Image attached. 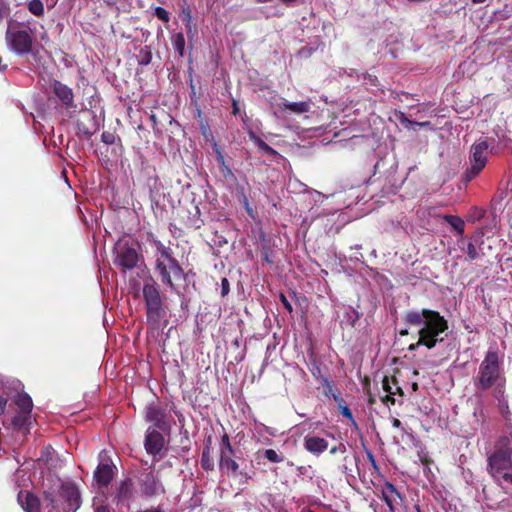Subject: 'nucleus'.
Returning a JSON list of instances; mask_svg holds the SVG:
<instances>
[{"label": "nucleus", "mask_w": 512, "mask_h": 512, "mask_svg": "<svg viewBox=\"0 0 512 512\" xmlns=\"http://www.w3.org/2000/svg\"><path fill=\"white\" fill-rule=\"evenodd\" d=\"M333 400L337 403L340 414L356 425L352 412L341 395L333 394Z\"/></svg>", "instance_id": "27"}, {"label": "nucleus", "mask_w": 512, "mask_h": 512, "mask_svg": "<svg viewBox=\"0 0 512 512\" xmlns=\"http://www.w3.org/2000/svg\"><path fill=\"white\" fill-rule=\"evenodd\" d=\"M76 127L78 133L89 137L99 130L100 125L97 116L92 111H85L77 120Z\"/></svg>", "instance_id": "12"}, {"label": "nucleus", "mask_w": 512, "mask_h": 512, "mask_svg": "<svg viewBox=\"0 0 512 512\" xmlns=\"http://www.w3.org/2000/svg\"><path fill=\"white\" fill-rule=\"evenodd\" d=\"M44 497L46 500H48L52 505H54V497L51 493L45 492Z\"/></svg>", "instance_id": "55"}, {"label": "nucleus", "mask_w": 512, "mask_h": 512, "mask_svg": "<svg viewBox=\"0 0 512 512\" xmlns=\"http://www.w3.org/2000/svg\"><path fill=\"white\" fill-rule=\"evenodd\" d=\"M393 383V384H397V380L395 377H392L391 379L388 377V376H384L383 377V380H382V386H383V390L388 393V394H396V392H394L392 390V387L390 385V383Z\"/></svg>", "instance_id": "42"}, {"label": "nucleus", "mask_w": 512, "mask_h": 512, "mask_svg": "<svg viewBox=\"0 0 512 512\" xmlns=\"http://www.w3.org/2000/svg\"><path fill=\"white\" fill-rule=\"evenodd\" d=\"M473 381L477 390H490L491 394L500 390H506L507 379L498 351L488 350L486 352Z\"/></svg>", "instance_id": "2"}, {"label": "nucleus", "mask_w": 512, "mask_h": 512, "mask_svg": "<svg viewBox=\"0 0 512 512\" xmlns=\"http://www.w3.org/2000/svg\"><path fill=\"white\" fill-rule=\"evenodd\" d=\"M167 417L168 415L165 407L152 404L146 408V421L152 422L155 428L162 432H168L171 429V425Z\"/></svg>", "instance_id": "10"}, {"label": "nucleus", "mask_w": 512, "mask_h": 512, "mask_svg": "<svg viewBox=\"0 0 512 512\" xmlns=\"http://www.w3.org/2000/svg\"><path fill=\"white\" fill-rule=\"evenodd\" d=\"M141 493L146 497H153L159 494H165V488L160 482L158 476L150 471L143 473L139 478Z\"/></svg>", "instance_id": "9"}, {"label": "nucleus", "mask_w": 512, "mask_h": 512, "mask_svg": "<svg viewBox=\"0 0 512 512\" xmlns=\"http://www.w3.org/2000/svg\"><path fill=\"white\" fill-rule=\"evenodd\" d=\"M154 15L161 21L167 23L170 20L169 12L163 7L157 6L154 9Z\"/></svg>", "instance_id": "41"}, {"label": "nucleus", "mask_w": 512, "mask_h": 512, "mask_svg": "<svg viewBox=\"0 0 512 512\" xmlns=\"http://www.w3.org/2000/svg\"><path fill=\"white\" fill-rule=\"evenodd\" d=\"M155 271L157 272L161 282L175 290V282L184 279V270L174 254L166 257L164 260H155Z\"/></svg>", "instance_id": "6"}, {"label": "nucleus", "mask_w": 512, "mask_h": 512, "mask_svg": "<svg viewBox=\"0 0 512 512\" xmlns=\"http://www.w3.org/2000/svg\"><path fill=\"white\" fill-rule=\"evenodd\" d=\"M51 88L66 109H75L77 107L74 102L73 90L66 84L54 79L51 82Z\"/></svg>", "instance_id": "13"}, {"label": "nucleus", "mask_w": 512, "mask_h": 512, "mask_svg": "<svg viewBox=\"0 0 512 512\" xmlns=\"http://www.w3.org/2000/svg\"><path fill=\"white\" fill-rule=\"evenodd\" d=\"M392 425L395 428H401L402 427L401 421L399 419H397V418H393Z\"/></svg>", "instance_id": "56"}, {"label": "nucleus", "mask_w": 512, "mask_h": 512, "mask_svg": "<svg viewBox=\"0 0 512 512\" xmlns=\"http://www.w3.org/2000/svg\"><path fill=\"white\" fill-rule=\"evenodd\" d=\"M280 110H289L295 114H303L310 111V103L307 101L301 102H288L284 101L278 104Z\"/></svg>", "instance_id": "23"}, {"label": "nucleus", "mask_w": 512, "mask_h": 512, "mask_svg": "<svg viewBox=\"0 0 512 512\" xmlns=\"http://www.w3.org/2000/svg\"><path fill=\"white\" fill-rule=\"evenodd\" d=\"M250 139L254 142V144L258 147V149L271 157H275L278 155V152L269 146L264 140H262L259 136L255 135L254 133L250 134Z\"/></svg>", "instance_id": "29"}, {"label": "nucleus", "mask_w": 512, "mask_h": 512, "mask_svg": "<svg viewBox=\"0 0 512 512\" xmlns=\"http://www.w3.org/2000/svg\"><path fill=\"white\" fill-rule=\"evenodd\" d=\"M139 261V254L137 250L131 246L123 245L120 246L115 263L123 271L134 269Z\"/></svg>", "instance_id": "11"}, {"label": "nucleus", "mask_w": 512, "mask_h": 512, "mask_svg": "<svg viewBox=\"0 0 512 512\" xmlns=\"http://www.w3.org/2000/svg\"><path fill=\"white\" fill-rule=\"evenodd\" d=\"M16 407V414L12 417L10 426L16 431L29 433L32 425L33 402L31 397L24 394H17L9 403V408Z\"/></svg>", "instance_id": "5"}, {"label": "nucleus", "mask_w": 512, "mask_h": 512, "mask_svg": "<svg viewBox=\"0 0 512 512\" xmlns=\"http://www.w3.org/2000/svg\"><path fill=\"white\" fill-rule=\"evenodd\" d=\"M6 40L10 49L19 56L33 52V36L27 30H13L8 28Z\"/></svg>", "instance_id": "8"}, {"label": "nucleus", "mask_w": 512, "mask_h": 512, "mask_svg": "<svg viewBox=\"0 0 512 512\" xmlns=\"http://www.w3.org/2000/svg\"><path fill=\"white\" fill-rule=\"evenodd\" d=\"M443 219L447 222L453 229L457 231L460 235L464 233L465 223L464 221L456 215H444Z\"/></svg>", "instance_id": "33"}, {"label": "nucleus", "mask_w": 512, "mask_h": 512, "mask_svg": "<svg viewBox=\"0 0 512 512\" xmlns=\"http://www.w3.org/2000/svg\"><path fill=\"white\" fill-rule=\"evenodd\" d=\"M487 472L499 485L512 484V435L500 436L487 456Z\"/></svg>", "instance_id": "3"}, {"label": "nucleus", "mask_w": 512, "mask_h": 512, "mask_svg": "<svg viewBox=\"0 0 512 512\" xmlns=\"http://www.w3.org/2000/svg\"><path fill=\"white\" fill-rule=\"evenodd\" d=\"M180 19L187 28V33L192 32V8L190 5L184 3L181 7Z\"/></svg>", "instance_id": "32"}, {"label": "nucleus", "mask_w": 512, "mask_h": 512, "mask_svg": "<svg viewBox=\"0 0 512 512\" xmlns=\"http://www.w3.org/2000/svg\"><path fill=\"white\" fill-rule=\"evenodd\" d=\"M202 134L204 136L205 141L211 144L213 151L216 153L220 169L224 170V154L222 153L220 146L216 142L212 131L209 128H203Z\"/></svg>", "instance_id": "22"}, {"label": "nucleus", "mask_w": 512, "mask_h": 512, "mask_svg": "<svg viewBox=\"0 0 512 512\" xmlns=\"http://www.w3.org/2000/svg\"><path fill=\"white\" fill-rule=\"evenodd\" d=\"M345 452H346V446L343 443H340L337 446H333L330 449V454L345 453Z\"/></svg>", "instance_id": "47"}, {"label": "nucleus", "mask_w": 512, "mask_h": 512, "mask_svg": "<svg viewBox=\"0 0 512 512\" xmlns=\"http://www.w3.org/2000/svg\"><path fill=\"white\" fill-rule=\"evenodd\" d=\"M393 497L402 499L401 493L397 490L395 485L391 482H385L382 490V500L389 507L390 512H395Z\"/></svg>", "instance_id": "21"}, {"label": "nucleus", "mask_w": 512, "mask_h": 512, "mask_svg": "<svg viewBox=\"0 0 512 512\" xmlns=\"http://www.w3.org/2000/svg\"><path fill=\"white\" fill-rule=\"evenodd\" d=\"M321 385L325 388L324 395L325 396H331L333 398V394H340L339 391H337L334 388L333 383L327 378L322 377L321 378Z\"/></svg>", "instance_id": "39"}, {"label": "nucleus", "mask_w": 512, "mask_h": 512, "mask_svg": "<svg viewBox=\"0 0 512 512\" xmlns=\"http://www.w3.org/2000/svg\"><path fill=\"white\" fill-rule=\"evenodd\" d=\"M226 470L229 471L230 485H236V489L240 490L241 486L247 482V475L238 471V464L231 459L226 458Z\"/></svg>", "instance_id": "19"}, {"label": "nucleus", "mask_w": 512, "mask_h": 512, "mask_svg": "<svg viewBox=\"0 0 512 512\" xmlns=\"http://www.w3.org/2000/svg\"><path fill=\"white\" fill-rule=\"evenodd\" d=\"M250 139L254 142V144L258 147V149L271 157H275L278 155V152L269 146L264 140H262L259 136L255 135L254 133L250 134Z\"/></svg>", "instance_id": "31"}, {"label": "nucleus", "mask_w": 512, "mask_h": 512, "mask_svg": "<svg viewBox=\"0 0 512 512\" xmlns=\"http://www.w3.org/2000/svg\"><path fill=\"white\" fill-rule=\"evenodd\" d=\"M221 295L224 296V278L221 279Z\"/></svg>", "instance_id": "61"}, {"label": "nucleus", "mask_w": 512, "mask_h": 512, "mask_svg": "<svg viewBox=\"0 0 512 512\" xmlns=\"http://www.w3.org/2000/svg\"><path fill=\"white\" fill-rule=\"evenodd\" d=\"M264 457L269 461V462H272V463H279V462H282L284 460V456L282 454H279L276 450L274 449H266L264 451Z\"/></svg>", "instance_id": "38"}, {"label": "nucleus", "mask_w": 512, "mask_h": 512, "mask_svg": "<svg viewBox=\"0 0 512 512\" xmlns=\"http://www.w3.org/2000/svg\"><path fill=\"white\" fill-rule=\"evenodd\" d=\"M250 139L254 142V144L258 147V149L271 157H275L278 155V152L269 146L264 140H262L259 136L255 135L254 133L250 134Z\"/></svg>", "instance_id": "30"}, {"label": "nucleus", "mask_w": 512, "mask_h": 512, "mask_svg": "<svg viewBox=\"0 0 512 512\" xmlns=\"http://www.w3.org/2000/svg\"><path fill=\"white\" fill-rule=\"evenodd\" d=\"M399 334L401 336H407L409 334V331H408V329H402L399 331Z\"/></svg>", "instance_id": "59"}, {"label": "nucleus", "mask_w": 512, "mask_h": 512, "mask_svg": "<svg viewBox=\"0 0 512 512\" xmlns=\"http://www.w3.org/2000/svg\"><path fill=\"white\" fill-rule=\"evenodd\" d=\"M240 194H241L242 202H243V204L245 206L246 211L248 212V214L250 216L253 217V210L249 207V202H248V199L246 198V196L244 194L243 188H241V193Z\"/></svg>", "instance_id": "46"}, {"label": "nucleus", "mask_w": 512, "mask_h": 512, "mask_svg": "<svg viewBox=\"0 0 512 512\" xmlns=\"http://www.w3.org/2000/svg\"><path fill=\"white\" fill-rule=\"evenodd\" d=\"M9 401V398L6 395L5 389H0V415L4 414L6 411V406Z\"/></svg>", "instance_id": "43"}, {"label": "nucleus", "mask_w": 512, "mask_h": 512, "mask_svg": "<svg viewBox=\"0 0 512 512\" xmlns=\"http://www.w3.org/2000/svg\"><path fill=\"white\" fill-rule=\"evenodd\" d=\"M150 242L156 250L155 260H164L166 257L173 254V250L170 247L165 246L160 240L156 239L154 236H152Z\"/></svg>", "instance_id": "26"}, {"label": "nucleus", "mask_w": 512, "mask_h": 512, "mask_svg": "<svg viewBox=\"0 0 512 512\" xmlns=\"http://www.w3.org/2000/svg\"><path fill=\"white\" fill-rule=\"evenodd\" d=\"M225 441H226V450H231V445H230V443H229V438H228V435H227V434H226Z\"/></svg>", "instance_id": "60"}, {"label": "nucleus", "mask_w": 512, "mask_h": 512, "mask_svg": "<svg viewBox=\"0 0 512 512\" xmlns=\"http://www.w3.org/2000/svg\"><path fill=\"white\" fill-rule=\"evenodd\" d=\"M28 10L35 16H42L44 14V6L40 0H31L28 3Z\"/></svg>", "instance_id": "36"}, {"label": "nucleus", "mask_w": 512, "mask_h": 512, "mask_svg": "<svg viewBox=\"0 0 512 512\" xmlns=\"http://www.w3.org/2000/svg\"><path fill=\"white\" fill-rule=\"evenodd\" d=\"M393 395L394 394H386L384 397H382V402L385 403V404H395V399L393 398Z\"/></svg>", "instance_id": "51"}, {"label": "nucleus", "mask_w": 512, "mask_h": 512, "mask_svg": "<svg viewBox=\"0 0 512 512\" xmlns=\"http://www.w3.org/2000/svg\"><path fill=\"white\" fill-rule=\"evenodd\" d=\"M94 512H111V509L107 505H101L95 508Z\"/></svg>", "instance_id": "53"}, {"label": "nucleus", "mask_w": 512, "mask_h": 512, "mask_svg": "<svg viewBox=\"0 0 512 512\" xmlns=\"http://www.w3.org/2000/svg\"><path fill=\"white\" fill-rule=\"evenodd\" d=\"M485 1H486V0H472V2H473L474 4H480V3H483V2H485Z\"/></svg>", "instance_id": "64"}, {"label": "nucleus", "mask_w": 512, "mask_h": 512, "mask_svg": "<svg viewBox=\"0 0 512 512\" xmlns=\"http://www.w3.org/2000/svg\"><path fill=\"white\" fill-rule=\"evenodd\" d=\"M353 313H354V315H355V318H354V319H352V321H351L352 326H354L355 322L359 319V315H358V313H357V312H355V311H353Z\"/></svg>", "instance_id": "58"}, {"label": "nucleus", "mask_w": 512, "mask_h": 512, "mask_svg": "<svg viewBox=\"0 0 512 512\" xmlns=\"http://www.w3.org/2000/svg\"><path fill=\"white\" fill-rule=\"evenodd\" d=\"M172 44L175 51L182 57L185 50V38L183 33H176L172 38Z\"/></svg>", "instance_id": "35"}, {"label": "nucleus", "mask_w": 512, "mask_h": 512, "mask_svg": "<svg viewBox=\"0 0 512 512\" xmlns=\"http://www.w3.org/2000/svg\"><path fill=\"white\" fill-rule=\"evenodd\" d=\"M304 448L314 455H320L327 450L328 441L318 436L306 435L304 437Z\"/></svg>", "instance_id": "18"}, {"label": "nucleus", "mask_w": 512, "mask_h": 512, "mask_svg": "<svg viewBox=\"0 0 512 512\" xmlns=\"http://www.w3.org/2000/svg\"><path fill=\"white\" fill-rule=\"evenodd\" d=\"M461 249L463 252H465L467 254L469 261L476 260L479 257L477 248L472 242H469L467 244L466 248L461 247Z\"/></svg>", "instance_id": "40"}, {"label": "nucleus", "mask_w": 512, "mask_h": 512, "mask_svg": "<svg viewBox=\"0 0 512 512\" xmlns=\"http://www.w3.org/2000/svg\"><path fill=\"white\" fill-rule=\"evenodd\" d=\"M211 449L208 444L203 449L201 457V466L204 470H212L214 467L213 458L210 455Z\"/></svg>", "instance_id": "34"}, {"label": "nucleus", "mask_w": 512, "mask_h": 512, "mask_svg": "<svg viewBox=\"0 0 512 512\" xmlns=\"http://www.w3.org/2000/svg\"><path fill=\"white\" fill-rule=\"evenodd\" d=\"M402 321L409 326L417 327L418 341L409 346L410 351L416 350L419 346L427 349H433L437 343L442 342L441 334L448 328V321L438 311L423 308L421 310L407 311L402 317Z\"/></svg>", "instance_id": "1"}, {"label": "nucleus", "mask_w": 512, "mask_h": 512, "mask_svg": "<svg viewBox=\"0 0 512 512\" xmlns=\"http://www.w3.org/2000/svg\"><path fill=\"white\" fill-rule=\"evenodd\" d=\"M250 139L254 142V144L258 147V149L271 157H275L278 155V152L269 146L264 140H262L259 136L255 135L254 133L250 134Z\"/></svg>", "instance_id": "28"}, {"label": "nucleus", "mask_w": 512, "mask_h": 512, "mask_svg": "<svg viewBox=\"0 0 512 512\" xmlns=\"http://www.w3.org/2000/svg\"><path fill=\"white\" fill-rule=\"evenodd\" d=\"M232 114L235 116L240 114V109H239L238 103L235 100H233V103H232Z\"/></svg>", "instance_id": "54"}, {"label": "nucleus", "mask_w": 512, "mask_h": 512, "mask_svg": "<svg viewBox=\"0 0 512 512\" xmlns=\"http://www.w3.org/2000/svg\"><path fill=\"white\" fill-rule=\"evenodd\" d=\"M280 300H281V303L283 304L285 309H287L289 312L293 311V307H292L291 303L288 301V299L286 298L285 295L281 294L280 295Z\"/></svg>", "instance_id": "48"}, {"label": "nucleus", "mask_w": 512, "mask_h": 512, "mask_svg": "<svg viewBox=\"0 0 512 512\" xmlns=\"http://www.w3.org/2000/svg\"><path fill=\"white\" fill-rule=\"evenodd\" d=\"M132 496V483L130 479H125L120 482L115 498L121 502L124 500H128Z\"/></svg>", "instance_id": "25"}, {"label": "nucleus", "mask_w": 512, "mask_h": 512, "mask_svg": "<svg viewBox=\"0 0 512 512\" xmlns=\"http://www.w3.org/2000/svg\"><path fill=\"white\" fill-rule=\"evenodd\" d=\"M398 120L405 127H410V126L424 127V126H429L430 125V122H428V121H426V122L412 121V120L408 119L407 116L404 113H402V112H400V115L398 116Z\"/></svg>", "instance_id": "37"}, {"label": "nucleus", "mask_w": 512, "mask_h": 512, "mask_svg": "<svg viewBox=\"0 0 512 512\" xmlns=\"http://www.w3.org/2000/svg\"><path fill=\"white\" fill-rule=\"evenodd\" d=\"M368 402L369 404H374L376 402L375 397L371 393H369Z\"/></svg>", "instance_id": "57"}, {"label": "nucleus", "mask_w": 512, "mask_h": 512, "mask_svg": "<svg viewBox=\"0 0 512 512\" xmlns=\"http://www.w3.org/2000/svg\"><path fill=\"white\" fill-rule=\"evenodd\" d=\"M224 436L221 438V447H220V457H219V466L222 467L224 463Z\"/></svg>", "instance_id": "50"}, {"label": "nucleus", "mask_w": 512, "mask_h": 512, "mask_svg": "<svg viewBox=\"0 0 512 512\" xmlns=\"http://www.w3.org/2000/svg\"><path fill=\"white\" fill-rule=\"evenodd\" d=\"M114 466L109 463H100L95 472L94 478L100 488H106L114 477Z\"/></svg>", "instance_id": "16"}, {"label": "nucleus", "mask_w": 512, "mask_h": 512, "mask_svg": "<svg viewBox=\"0 0 512 512\" xmlns=\"http://www.w3.org/2000/svg\"><path fill=\"white\" fill-rule=\"evenodd\" d=\"M316 373H320V368L317 366L315 370H312V374L316 376Z\"/></svg>", "instance_id": "62"}, {"label": "nucleus", "mask_w": 512, "mask_h": 512, "mask_svg": "<svg viewBox=\"0 0 512 512\" xmlns=\"http://www.w3.org/2000/svg\"><path fill=\"white\" fill-rule=\"evenodd\" d=\"M116 136L113 132L104 131L101 134V141L107 145H111L115 143Z\"/></svg>", "instance_id": "44"}, {"label": "nucleus", "mask_w": 512, "mask_h": 512, "mask_svg": "<svg viewBox=\"0 0 512 512\" xmlns=\"http://www.w3.org/2000/svg\"><path fill=\"white\" fill-rule=\"evenodd\" d=\"M492 396L497 401L500 414L507 419L510 415V409L506 390H500L496 393H493Z\"/></svg>", "instance_id": "24"}, {"label": "nucleus", "mask_w": 512, "mask_h": 512, "mask_svg": "<svg viewBox=\"0 0 512 512\" xmlns=\"http://www.w3.org/2000/svg\"><path fill=\"white\" fill-rule=\"evenodd\" d=\"M60 496L67 502L68 511H76L81 505L80 493L74 485H63Z\"/></svg>", "instance_id": "15"}, {"label": "nucleus", "mask_w": 512, "mask_h": 512, "mask_svg": "<svg viewBox=\"0 0 512 512\" xmlns=\"http://www.w3.org/2000/svg\"><path fill=\"white\" fill-rule=\"evenodd\" d=\"M141 58L139 60V64L142 66L148 65L152 60V53L146 48L144 53H141Z\"/></svg>", "instance_id": "45"}, {"label": "nucleus", "mask_w": 512, "mask_h": 512, "mask_svg": "<svg viewBox=\"0 0 512 512\" xmlns=\"http://www.w3.org/2000/svg\"><path fill=\"white\" fill-rule=\"evenodd\" d=\"M394 392L399 393L401 395L403 394V391H402L401 387H399V386L396 387V390Z\"/></svg>", "instance_id": "63"}, {"label": "nucleus", "mask_w": 512, "mask_h": 512, "mask_svg": "<svg viewBox=\"0 0 512 512\" xmlns=\"http://www.w3.org/2000/svg\"><path fill=\"white\" fill-rule=\"evenodd\" d=\"M488 148L489 145L486 140L480 141L471 146V166L467 168L463 174V179L466 182H470L476 178L486 166Z\"/></svg>", "instance_id": "7"}, {"label": "nucleus", "mask_w": 512, "mask_h": 512, "mask_svg": "<svg viewBox=\"0 0 512 512\" xmlns=\"http://www.w3.org/2000/svg\"><path fill=\"white\" fill-rule=\"evenodd\" d=\"M420 461L426 467H429V465L433 462L427 455L420 456Z\"/></svg>", "instance_id": "52"}, {"label": "nucleus", "mask_w": 512, "mask_h": 512, "mask_svg": "<svg viewBox=\"0 0 512 512\" xmlns=\"http://www.w3.org/2000/svg\"><path fill=\"white\" fill-rule=\"evenodd\" d=\"M183 215H181V220L185 226L186 229H199L203 221L200 218V212L198 207H194V213H191L189 211H182Z\"/></svg>", "instance_id": "20"}, {"label": "nucleus", "mask_w": 512, "mask_h": 512, "mask_svg": "<svg viewBox=\"0 0 512 512\" xmlns=\"http://www.w3.org/2000/svg\"><path fill=\"white\" fill-rule=\"evenodd\" d=\"M142 292L145 301L147 323L154 328H158L161 319L165 316L160 290L155 283L146 282Z\"/></svg>", "instance_id": "4"}, {"label": "nucleus", "mask_w": 512, "mask_h": 512, "mask_svg": "<svg viewBox=\"0 0 512 512\" xmlns=\"http://www.w3.org/2000/svg\"><path fill=\"white\" fill-rule=\"evenodd\" d=\"M145 449L148 454L156 456L160 454L164 445V436L155 428H148L145 436Z\"/></svg>", "instance_id": "14"}, {"label": "nucleus", "mask_w": 512, "mask_h": 512, "mask_svg": "<svg viewBox=\"0 0 512 512\" xmlns=\"http://www.w3.org/2000/svg\"><path fill=\"white\" fill-rule=\"evenodd\" d=\"M138 512H166L165 509L158 505V506H155V507H150V508H147V509H144V510H140Z\"/></svg>", "instance_id": "49"}, {"label": "nucleus", "mask_w": 512, "mask_h": 512, "mask_svg": "<svg viewBox=\"0 0 512 512\" xmlns=\"http://www.w3.org/2000/svg\"><path fill=\"white\" fill-rule=\"evenodd\" d=\"M18 502L26 512H40V500L32 492L21 490L17 496Z\"/></svg>", "instance_id": "17"}]
</instances>
